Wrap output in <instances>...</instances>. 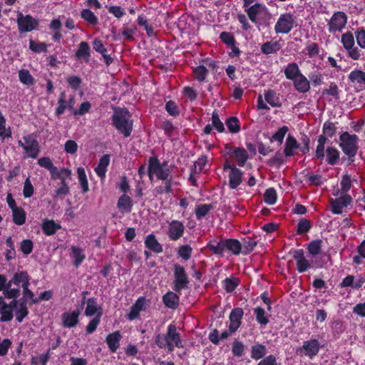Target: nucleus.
Here are the masks:
<instances>
[{
  "mask_svg": "<svg viewBox=\"0 0 365 365\" xmlns=\"http://www.w3.org/2000/svg\"><path fill=\"white\" fill-rule=\"evenodd\" d=\"M112 123L115 129L125 138L130 135L133 130V120L130 112L127 109H115L112 115Z\"/></svg>",
  "mask_w": 365,
  "mask_h": 365,
  "instance_id": "obj_1",
  "label": "nucleus"
},
{
  "mask_svg": "<svg viewBox=\"0 0 365 365\" xmlns=\"http://www.w3.org/2000/svg\"><path fill=\"white\" fill-rule=\"evenodd\" d=\"M155 342L160 348H167L169 351H173L175 347H182L180 334L177 332L176 327L173 324L168 327L165 334H158L156 336Z\"/></svg>",
  "mask_w": 365,
  "mask_h": 365,
  "instance_id": "obj_2",
  "label": "nucleus"
},
{
  "mask_svg": "<svg viewBox=\"0 0 365 365\" xmlns=\"http://www.w3.org/2000/svg\"><path fill=\"white\" fill-rule=\"evenodd\" d=\"M29 276L27 272L21 271L15 273L6 284L4 291L5 297L8 299H16L20 294V285L22 288L29 286Z\"/></svg>",
  "mask_w": 365,
  "mask_h": 365,
  "instance_id": "obj_3",
  "label": "nucleus"
},
{
  "mask_svg": "<svg viewBox=\"0 0 365 365\" xmlns=\"http://www.w3.org/2000/svg\"><path fill=\"white\" fill-rule=\"evenodd\" d=\"M170 174V170L166 164H161L159 160L155 157L149 159L148 176L152 181L155 175L158 180H166Z\"/></svg>",
  "mask_w": 365,
  "mask_h": 365,
  "instance_id": "obj_4",
  "label": "nucleus"
},
{
  "mask_svg": "<svg viewBox=\"0 0 365 365\" xmlns=\"http://www.w3.org/2000/svg\"><path fill=\"white\" fill-rule=\"evenodd\" d=\"M24 141L19 140L17 143L26 153V157L36 158L40 153L39 144L33 134L23 137Z\"/></svg>",
  "mask_w": 365,
  "mask_h": 365,
  "instance_id": "obj_5",
  "label": "nucleus"
},
{
  "mask_svg": "<svg viewBox=\"0 0 365 365\" xmlns=\"http://www.w3.org/2000/svg\"><path fill=\"white\" fill-rule=\"evenodd\" d=\"M358 137L349 133H344L340 136V146L343 152L348 156H354L357 151Z\"/></svg>",
  "mask_w": 365,
  "mask_h": 365,
  "instance_id": "obj_6",
  "label": "nucleus"
},
{
  "mask_svg": "<svg viewBox=\"0 0 365 365\" xmlns=\"http://www.w3.org/2000/svg\"><path fill=\"white\" fill-rule=\"evenodd\" d=\"M299 70H284L286 77L294 81L295 88L302 93L309 89V82L303 75L299 73Z\"/></svg>",
  "mask_w": 365,
  "mask_h": 365,
  "instance_id": "obj_7",
  "label": "nucleus"
},
{
  "mask_svg": "<svg viewBox=\"0 0 365 365\" xmlns=\"http://www.w3.org/2000/svg\"><path fill=\"white\" fill-rule=\"evenodd\" d=\"M347 22V16L344 12H335L328 22L329 31L331 33L341 31Z\"/></svg>",
  "mask_w": 365,
  "mask_h": 365,
  "instance_id": "obj_8",
  "label": "nucleus"
},
{
  "mask_svg": "<svg viewBox=\"0 0 365 365\" xmlns=\"http://www.w3.org/2000/svg\"><path fill=\"white\" fill-rule=\"evenodd\" d=\"M294 21V17L292 14H282L274 26L276 33L288 34L293 27Z\"/></svg>",
  "mask_w": 365,
  "mask_h": 365,
  "instance_id": "obj_9",
  "label": "nucleus"
},
{
  "mask_svg": "<svg viewBox=\"0 0 365 365\" xmlns=\"http://www.w3.org/2000/svg\"><path fill=\"white\" fill-rule=\"evenodd\" d=\"M174 290L180 292L185 289L189 283L188 278L184 267L175 264L174 267Z\"/></svg>",
  "mask_w": 365,
  "mask_h": 365,
  "instance_id": "obj_10",
  "label": "nucleus"
},
{
  "mask_svg": "<svg viewBox=\"0 0 365 365\" xmlns=\"http://www.w3.org/2000/svg\"><path fill=\"white\" fill-rule=\"evenodd\" d=\"M225 152L226 155L235 158L237 160L238 165L240 167L245 165V163L248 158V153L245 148L226 145Z\"/></svg>",
  "mask_w": 365,
  "mask_h": 365,
  "instance_id": "obj_11",
  "label": "nucleus"
},
{
  "mask_svg": "<svg viewBox=\"0 0 365 365\" xmlns=\"http://www.w3.org/2000/svg\"><path fill=\"white\" fill-rule=\"evenodd\" d=\"M17 304L16 299L7 304L3 297H0V322H9L13 319V311Z\"/></svg>",
  "mask_w": 365,
  "mask_h": 365,
  "instance_id": "obj_12",
  "label": "nucleus"
},
{
  "mask_svg": "<svg viewBox=\"0 0 365 365\" xmlns=\"http://www.w3.org/2000/svg\"><path fill=\"white\" fill-rule=\"evenodd\" d=\"M185 230V225L182 222L173 220L168 224L167 235L170 240L177 241L183 236Z\"/></svg>",
  "mask_w": 365,
  "mask_h": 365,
  "instance_id": "obj_13",
  "label": "nucleus"
},
{
  "mask_svg": "<svg viewBox=\"0 0 365 365\" xmlns=\"http://www.w3.org/2000/svg\"><path fill=\"white\" fill-rule=\"evenodd\" d=\"M293 257L296 261L297 269L299 272H304L309 269L316 267L314 265V260L311 262L308 260L304 255L302 250H298L294 252ZM317 267H319L318 265Z\"/></svg>",
  "mask_w": 365,
  "mask_h": 365,
  "instance_id": "obj_14",
  "label": "nucleus"
},
{
  "mask_svg": "<svg viewBox=\"0 0 365 365\" xmlns=\"http://www.w3.org/2000/svg\"><path fill=\"white\" fill-rule=\"evenodd\" d=\"M17 24L21 33L31 31L38 26V21L32 16L29 15L24 16L21 13L18 14Z\"/></svg>",
  "mask_w": 365,
  "mask_h": 365,
  "instance_id": "obj_15",
  "label": "nucleus"
},
{
  "mask_svg": "<svg viewBox=\"0 0 365 365\" xmlns=\"http://www.w3.org/2000/svg\"><path fill=\"white\" fill-rule=\"evenodd\" d=\"M351 197L349 195L345 194L337 198L331 199V210L334 214H341L344 208L346 207L351 202Z\"/></svg>",
  "mask_w": 365,
  "mask_h": 365,
  "instance_id": "obj_16",
  "label": "nucleus"
},
{
  "mask_svg": "<svg viewBox=\"0 0 365 365\" xmlns=\"http://www.w3.org/2000/svg\"><path fill=\"white\" fill-rule=\"evenodd\" d=\"M149 305V302L144 297H140L130 307V312L127 314V318L130 321L137 319L140 312L145 311Z\"/></svg>",
  "mask_w": 365,
  "mask_h": 365,
  "instance_id": "obj_17",
  "label": "nucleus"
},
{
  "mask_svg": "<svg viewBox=\"0 0 365 365\" xmlns=\"http://www.w3.org/2000/svg\"><path fill=\"white\" fill-rule=\"evenodd\" d=\"M320 347L321 345L317 339H311L304 341L299 351H302L304 354L309 359H313L318 354Z\"/></svg>",
  "mask_w": 365,
  "mask_h": 365,
  "instance_id": "obj_18",
  "label": "nucleus"
},
{
  "mask_svg": "<svg viewBox=\"0 0 365 365\" xmlns=\"http://www.w3.org/2000/svg\"><path fill=\"white\" fill-rule=\"evenodd\" d=\"M80 310L75 309L64 312L61 316L62 325L65 328L75 327L79 322Z\"/></svg>",
  "mask_w": 365,
  "mask_h": 365,
  "instance_id": "obj_19",
  "label": "nucleus"
},
{
  "mask_svg": "<svg viewBox=\"0 0 365 365\" xmlns=\"http://www.w3.org/2000/svg\"><path fill=\"white\" fill-rule=\"evenodd\" d=\"M243 314L242 308H235L230 312L229 329L231 332H235L240 327Z\"/></svg>",
  "mask_w": 365,
  "mask_h": 365,
  "instance_id": "obj_20",
  "label": "nucleus"
},
{
  "mask_svg": "<svg viewBox=\"0 0 365 365\" xmlns=\"http://www.w3.org/2000/svg\"><path fill=\"white\" fill-rule=\"evenodd\" d=\"M225 168H229L230 173L229 174V182L231 188H236L242 181V172L240 169L231 165L230 163L225 164Z\"/></svg>",
  "mask_w": 365,
  "mask_h": 365,
  "instance_id": "obj_21",
  "label": "nucleus"
},
{
  "mask_svg": "<svg viewBox=\"0 0 365 365\" xmlns=\"http://www.w3.org/2000/svg\"><path fill=\"white\" fill-rule=\"evenodd\" d=\"M85 315L87 317L99 316L102 315V309L98 304L97 299L89 298L86 302V307L85 309Z\"/></svg>",
  "mask_w": 365,
  "mask_h": 365,
  "instance_id": "obj_22",
  "label": "nucleus"
},
{
  "mask_svg": "<svg viewBox=\"0 0 365 365\" xmlns=\"http://www.w3.org/2000/svg\"><path fill=\"white\" fill-rule=\"evenodd\" d=\"M133 200L126 194L121 195L117 202V207L123 214L130 212L133 209Z\"/></svg>",
  "mask_w": 365,
  "mask_h": 365,
  "instance_id": "obj_23",
  "label": "nucleus"
},
{
  "mask_svg": "<svg viewBox=\"0 0 365 365\" xmlns=\"http://www.w3.org/2000/svg\"><path fill=\"white\" fill-rule=\"evenodd\" d=\"M299 148L297 140L292 135H288L286 139L284 153L286 157H291L296 154L297 150Z\"/></svg>",
  "mask_w": 365,
  "mask_h": 365,
  "instance_id": "obj_24",
  "label": "nucleus"
},
{
  "mask_svg": "<svg viewBox=\"0 0 365 365\" xmlns=\"http://www.w3.org/2000/svg\"><path fill=\"white\" fill-rule=\"evenodd\" d=\"M110 158L109 155L106 154L103 155L101 158L98 165L94 169L96 175L102 180L106 178L107 168L110 164Z\"/></svg>",
  "mask_w": 365,
  "mask_h": 365,
  "instance_id": "obj_25",
  "label": "nucleus"
},
{
  "mask_svg": "<svg viewBox=\"0 0 365 365\" xmlns=\"http://www.w3.org/2000/svg\"><path fill=\"white\" fill-rule=\"evenodd\" d=\"M122 336L119 331L109 334L106 339L110 351L113 353L115 352L120 346V341Z\"/></svg>",
  "mask_w": 365,
  "mask_h": 365,
  "instance_id": "obj_26",
  "label": "nucleus"
},
{
  "mask_svg": "<svg viewBox=\"0 0 365 365\" xmlns=\"http://www.w3.org/2000/svg\"><path fill=\"white\" fill-rule=\"evenodd\" d=\"M207 248L215 255H222L225 250V240L222 239L212 240L207 243Z\"/></svg>",
  "mask_w": 365,
  "mask_h": 365,
  "instance_id": "obj_27",
  "label": "nucleus"
},
{
  "mask_svg": "<svg viewBox=\"0 0 365 365\" xmlns=\"http://www.w3.org/2000/svg\"><path fill=\"white\" fill-rule=\"evenodd\" d=\"M265 9L264 5L256 3L252 6L245 9V11L251 21L253 23L257 22V16L263 12Z\"/></svg>",
  "mask_w": 365,
  "mask_h": 365,
  "instance_id": "obj_28",
  "label": "nucleus"
},
{
  "mask_svg": "<svg viewBox=\"0 0 365 365\" xmlns=\"http://www.w3.org/2000/svg\"><path fill=\"white\" fill-rule=\"evenodd\" d=\"M145 245L150 250L160 253L163 252V246L158 242L153 234L148 235L145 240Z\"/></svg>",
  "mask_w": 365,
  "mask_h": 365,
  "instance_id": "obj_29",
  "label": "nucleus"
},
{
  "mask_svg": "<svg viewBox=\"0 0 365 365\" xmlns=\"http://www.w3.org/2000/svg\"><path fill=\"white\" fill-rule=\"evenodd\" d=\"M163 301L167 307L175 309L179 304L180 298L175 293L168 292L163 297Z\"/></svg>",
  "mask_w": 365,
  "mask_h": 365,
  "instance_id": "obj_30",
  "label": "nucleus"
},
{
  "mask_svg": "<svg viewBox=\"0 0 365 365\" xmlns=\"http://www.w3.org/2000/svg\"><path fill=\"white\" fill-rule=\"evenodd\" d=\"M59 229H61V225L53 220H45L42 222V230L48 236L55 234Z\"/></svg>",
  "mask_w": 365,
  "mask_h": 365,
  "instance_id": "obj_31",
  "label": "nucleus"
},
{
  "mask_svg": "<svg viewBox=\"0 0 365 365\" xmlns=\"http://www.w3.org/2000/svg\"><path fill=\"white\" fill-rule=\"evenodd\" d=\"M14 308L16 319L19 322H21L29 314L26 303L24 301H19Z\"/></svg>",
  "mask_w": 365,
  "mask_h": 365,
  "instance_id": "obj_32",
  "label": "nucleus"
},
{
  "mask_svg": "<svg viewBox=\"0 0 365 365\" xmlns=\"http://www.w3.org/2000/svg\"><path fill=\"white\" fill-rule=\"evenodd\" d=\"M71 257L73 259V264L78 267L86 258L83 250L81 248L75 246L71 247Z\"/></svg>",
  "mask_w": 365,
  "mask_h": 365,
  "instance_id": "obj_33",
  "label": "nucleus"
},
{
  "mask_svg": "<svg viewBox=\"0 0 365 365\" xmlns=\"http://www.w3.org/2000/svg\"><path fill=\"white\" fill-rule=\"evenodd\" d=\"M91 48L88 43L86 41H81L79 43L78 48L76 52V56L78 59L88 61L90 57Z\"/></svg>",
  "mask_w": 365,
  "mask_h": 365,
  "instance_id": "obj_34",
  "label": "nucleus"
},
{
  "mask_svg": "<svg viewBox=\"0 0 365 365\" xmlns=\"http://www.w3.org/2000/svg\"><path fill=\"white\" fill-rule=\"evenodd\" d=\"M225 250H227L235 255H238L242 249L240 242L235 239H227L225 240Z\"/></svg>",
  "mask_w": 365,
  "mask_h": 365,
  "instance_id": "obj_35",
  "label": "nucleus"
},
{
  "mask_svg": "<svg viewBox=\"0 0 365 365\" xmlns=\"http://www.w3.org/2000/svg\"><path fill=\"white\" fill-rule=\"evenodd\" d=\"M267 354V348L264 345L257 344L252 346L250 356L255 360L263 358Z\"/></svg>",
  "mask_w": 365,
  "mask_h": 365,
  "instance_id": "obj_36",
  "label": "nucleus"
},
{
  "mask_svg": "<svg viewBox=\"0 0 365 365\" xmlns=\"http://www.w3.org/2000/svg\"><path fill=\"white\" fill-rule=\"evenodd\" d=\"M13 222L16 225H23L26 222V213L24 210L21 207L12 211Z\"/></svg>",
  "mask_w": 365,
  "mask_h": 365,
  "instance_id": "obj_37",
  "label": "nucleus"
},
{
  "mask_svg": "<svg viewBox=\"0 0 365 365\" xmlns=\"http://www.w3.org/2000/svg\"><path fill=\"white\" fill-rule=\"evenodd\" d=\"M77 175L78 182L81 185V187L82 188V192L83 193H86L88 191V182L87 180V176L86 174L85 169L83 168H77Z\"/></svg>",
  "mask_w": 365,
  "mask_h": 365,
  "instance_id": "obj_38",
  "label": "nucleus"
},
{
  "mask_svg": "<svg viewBox=\"0 0 365 365\" xmlns=\"http://www.w3.org/2000/svg\"><path fill=\"white\" fill-rule=\"evenodd\" d=\"M280 48V44L277 41H269L263 43L261 46V51L264 54L274 53Z\"/></svg>",
  "mask_w": 365,
  "mask_h": 365,
  "instance_id": "obj_39",
  "label": "nucleus"
},
{
  "mask_svg": "<svg viewBox=\"0 0 365 365\" xmlns=\"http://www.w3.org/2000/svg\"><path fill=\"white\" fill-rule=\"evenodd\" d=\"M220 38L225 44L232 46L235 53H239V49L235 46V40L232 34L225 31L222 32Z\"/></svg>",
  "mask_w": 365,
  "mask_h": 365,
  "instance_id": "obj_40",
  "label": "nucleus"
},
{
  "mask_svg": "<svg viewBox=\"0 0 365 365\" xmlns=\"http://www.w3.org/2000/svg\"><path fill=\"white\" fill-rule=\"evenodd\" d=\"M225 124L227 129L231 133H237L240 131V123L237 117H230L226 121Z\"/></svg>",
  "mask_w": 365,
  "mask_h": 365,
  "instance_id": "obj_41",
  "label": "nucleus"
},
{
  "mask_svg": "<svg viewBox=\"0 0 365 365\" xmlns=\"http://www.w3.org/2000/svg\"><path fill=\"white\" fill-rule=\"evenodd\" d=\"M349 78L354 83L365 86V73L361 70H354L350 75Z\"/></svg>",
  "mask_w": 365,
  "mask_h": 365,
  "instance_id": "obj_42",
  "label": "nucleus"
},
{
  "mask_svg": "<svg viewBox=\"0 0 365 365\" xmlns=\"http://www.w3.org/2000/svg\"><path fill=\"white\" fill-rule=\"evenodd\" d=\"M339 158V153L338 150L333 147H329L327 149V160L330 165H335Z\"/></svg>",
  "mask_w": 365,
  "mask_h": 365,
  "instance_id": "obj_43",
  "label": "nucleus"
},
{
  "mask_svg": "<svg viewBox=\"0 0 365 365\" xmlns=\"http://www.w3.org/2000/svg\"><path fill=\"white\" fill-rule=\"evenodd\" d=\"M265 101L272 107H279L280 100L276 93L273 91H268L264 94Z\"/></svg>",
  "mask_w": 365,
  "mask_h": 365,
  "instance_id": "obj_44",
  "label": "nucleus"
},
{
  "mask_svg": "<svg viewBox=\"0 0 365 365\" xmlns=\"http://www.w3.org/2000/svg\"><path fill=\"white\" fill-rule=\"evenodd\" d=\"M327 142V138L324 135H319L317 140V146L315 155L319 159H324V145Z\"/></svg>",
  "mask_w": 365,
  "mask_h": 365,
  "instance_id": "obj_45",
  "label": "nucleus"
},
{
  "mask_svg": "<svg viewBox=\"0 0 365 365\" xmlns=\"http://www.w3.org/2000/svg\"><path fill=\"white\" fill-rule=\"evenodd\" d=\"M322 241L320 240H314L308 244V252L312 256L313 258L320 253L322 249Z\"/></svg>",
  "mask_w": 365,
  "mask_h": 365,
  "instance_id": "obj_46",
  "label": "nucleus"
},
{
  "mask_svg": "<svg viewBox=\"0 0 365 365\" xmlns=\"http://www.w3.org/2000/svg\"><path fill=\"white\" fill-rule=\"evenodd\" d=\"M212 124L213 128L217 130L219 133H223L225 130V128L224 123L220 119L218 113L217 112H213L211 118Z\"/></svg>",
  "mask_w": 365,
  "mask_h": 365,
  "instance_id": "obj_47",
  "label": "nucleus"
},
{
  "mask_svg": "<svg viewBox=\"0 0 365 365\" xmlns=\"http://www.w3.org/2000/svg\"><path fill=\"white\" fill-rule=\"evenodd\" d=\"M11 136V128L6 127V119L0 111V137L5 139L6 138H10Z\"/></svg>",
  "mask_w": 365,
  "mask_h": 365,
  "instance_id": "obj_48",
  "label": "nucleus"
},
{
  "mask_svg": "<svg viewBox=\"0 0 365 365\" xmlns=\"http://www.w3.org/2000/svg\"><path fill=\"white\" fill-rule=\"evenodd\" d=\"M81 16L91 25H96L98 22L97 16L89 9L82 10Z\"/></svg>",
  "mask_w": 365,
  "mask_h": 365,
  "instance_id": "obj_49",
  "label": "nucleus"
},
{
  "mask_svg": "<svg viewBox=\"0 0 365 365\" xmlns=\"http://www.w3.org/2000/svg\"><path fill=\"white\" fill-rule=\"evenodd\" d=\"M254 313L256 316L257 322L261 325H267L269 320L265 314V311L263 308L257 307L255 309Z\"/></svg>",
  "mask_w": 365,
  "mask_h": 365,
  "instance_id": "obj_50",
  "label": "nucleus"
},
{
  "mask_svg": "<svg viewBox=\"0 0 365 365\" xmlns=\"http://www.w3.org/2000/svg\"><path fill=\"white\" fill-rule=\"evenodd\" d=\"M212 208L210 204H201L198 205L195 209V215L197 219H201L205 217Z\"/></svg>",
  "mask_w": 365,
  "mask_h": 365,
  "instance_id": "obj_51",
  "label": "nucleus"
},
{
  "mask_svg": "<svg viewBox=\"0 0 365 365\" xmlns=\"http://www.w3.org/2000/svg\"><path fill=\"white\" fill-rule=\"evenodd\" d=\"M19 76L21 82L25 85H33L34 79L29 70H19Z\"/></svg>",
  "mask_w": 365,
  "mask_h": 365,
  "instance_id": "obj_52",
  "label": "nucleus"
},
{
  "mask_svg": "<svg viewBox=\"0 0 365 365\" xmlns=\"http://www.w3.org/2000/svg\"><path fill=\"white\" fill-rule=\"evenodd\" d=\"M264 200L268 205H274L277 201V192L274 188L267 189L264 194Z\"/></svg>",
  "mask_w": 365,
  "mask_h": 365,
  "instance_id": "obj_53",
  "label": "nucleus"
},
{
  "mask_svg": "<svg viewBox=\"0 0 365 365\" xmlns=\"http://www.w3.org/2000/svg\"><path fill=\"white\" fill-rule=\"evenodd\" d=\"M341 43L344 47L346 48H351L354 45V38L351 32H346L341 35Z\"/></svg>",
  "mask_w": 365,
  "mask_h": 365,
  "instance_id": "obj_54",
  "label": "nucleus"
},
{
  "mask_svg": "<svg viewBox=\"0 0 365 365\" xmlns=\"http://www.w3.org/2000/svg\"><path fill=\"white\" fill-rule=\"evenodd\" d=\"M34 192V186L29 179L27 178L24 182L23 195L25 198L31 197Z\"/></svg>",
  "mask_w": 365,
  "mask_h": 365,
  "instance_id": "obj_55",
  "label": "nucleus"
},
{
  "mask_svg": "<svg viewBox=\"0 0 365 365\" xmlns=\"http://www.w3.org/2000/svg\"><path fill=\"white\" fill-rule=\"evenodd\" d=\"M232 352L235 356H242L245 353V345L243 343L239 341H235L232 344Z\"/></svg>",
  "mask_w": 365,
  "mask_h": 365,
  "instance_id": "obj_56",
  "label": "nucleus"
},
{
  "mask_svg": "<svg viewBox=\"0 0 365 365\" xmlns=\"http://www.w3.org/2000/svg\"><path fill=\"white\" fill-rule=\"evenodd\" d=\"M336 132V126L333 123L326 122L323 126V135L327 138H331Z\"/></svg>",
  "mask_w": 365,
  "mask_h": 365,
  "instance_id": "obj_57",
  "label": "nucleus"
},
{
  "mask_svg": "<svg viewBox=\"0 0 365 365\" xmlns=\"http://www.w3.org/2000/svg\"><path fill=\"white\" fill-rule=\"evenodd\" d=\"M238 285V280L235 277L226 278L224 280V287L227 292H233Z\"/></svg>",
  "mask_w": 365,
  "mask_h": 365,
  "instance_id": "obj_58",
  "label": "nucleus"
},
{
  "mask_svg": "<svg viewBox=\"0 0 365 365\" xmlns=\"http://www.w3.org/2000/svg\"><path fill=\"white\" fill-rule=\"evenodd\" d=\"M34 248L33 242L31 240H24L20 244V250L24 255H29Z\"/></svg>",
  "mask_w": 365,
  "mask_h": 365,
  "instance_id": "obj_59",
  "label": "nucleus"
},
{
  "mask_svg": "<svg viewBox=\"0 0 365 365\" xmlns=\"http://www.w3.org/2000/svg\"><path fill=\"white\" fill-rule=\"evenodd\" d=\"M192 248L190 245H182L178 249L179 256L185 260H187L190 258L192 254Z\"/></svg>",
  "mask_w": 365,
  "mask_h": 365,
  "instance_id": "obj_60",
  "label": "nucleus"
},
{
  "mask_svg": "<svg viewBox=\"0 0 365 365\" xmlns=\"http://www.w3.org/2000/svg\"><path fill=\"white\" fill-rule=\"evenodd\" d=\"M341 189L343 192H347L349 191L352 186V180L349 175H344L342 177L341 181Z\"/></svg>",
  "mask_w": 365,
  "mask_h": 365,
  "instance_id": "obj_61",
  "label": "nucleus"
},
{
  "mask_svg": "<svg viewBox=\"0 0 365 365\" xmlns=\"http://www.w3.org/2000/svg\"><path fill=\"white\" fill-rule=\"evenodd\" d=\"M311 228L310 222L306 219L301 220L297 225V234L307 232Z\"/></svg>",
  "mask_w": 365,
  "mask_h": 365,
  "instance_id": "obj_62",
  "label": "nucleus"
},
{
  "mask_svg": "<svg viewBox=\"0 0 365 365\" xmlns=\"http://www.w3.org/2000/svg\"><path fill=\"white\" fill-rule=\"evenodd\" d=\"M29 48L34 52H43L46 51V45L45 43L36 42L33 40L30 41Z\"/></svg>",
  "mask_w": 365,
  "mask_h": 365,
  "instance_id": "obj_63",
  "label": "nucleus"
},
{
  "mask_svg": "<svg viewBox=\"0 0 365 365\" xmlns=\"http://www.w3.org/2000/svg\"><path fill=\"white\" fill-rule=\"evenodd\" d=\"M165 110L172 116H177L179 114L178 107L173 101H169L166 103Z\"/></svg>",
  "mask_w": 365,
  "mask_h": 365,
  "instance_id": "obj_64",
  "label": "nucleus"
}]
</instances>
